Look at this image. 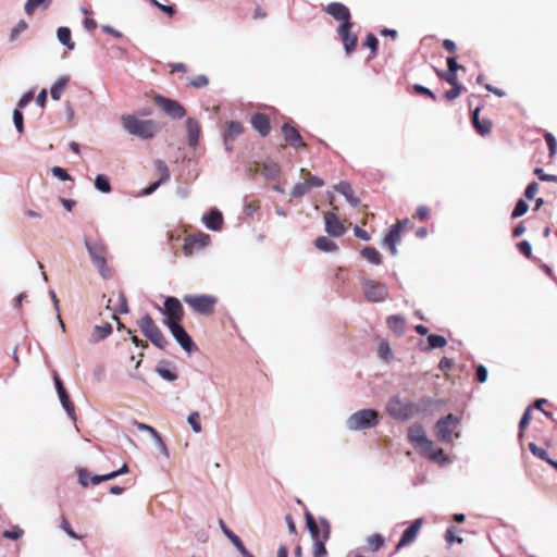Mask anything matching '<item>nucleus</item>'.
Listing matches in <instances>:
<instances>
[{"label": "nucleus", "instance_id": "obj_1", "mask_svg": "<svg viewBox=\"0 0 557 557\" xmlns=\"http://www.w3.org/2000/svg\"><path fill=\"white\" fill-rule=\"evenodd\" d=\"M305 518L309 532L313 539L312 557H326L327 550L325 543L330 539L331 534L330 522L326 519L321 518L322 534H319L317 530V521L309 511H306Z\"/></svg>", "mask_w": 557, "mask_h": 557}, {"label": "nucleus", "instance_id": "obj_2", "mask_svg": "<svg viewBox=\"0 0 557 557\" xmlns=\"http://www.w3.org/2000/svg\"><path fill=\"white\" fill-rule=\"evenodd\" d=\"M122 124L132 135L141 139H150L158 131L157 124L152 120H140L135 115H123Z\"/></svg>", "mask_w": 557, "mask_h": 557}, {"label": "nucleus", "instance_id": "obj_3", "mask_svg": "<svg viewBox=\"0 0 557 557\" xmlns=\"http://www.w3.org/2000/svg\"><path fill=\"white\" fill-rule=\"evenodd\" d=\"M86 248L89 252L92 263L98 269L102 277L109 278L112 273L107 264L108 249L101 242H85Z\"/></svg>", "mask_w": 557, "mask_h": 557}, {"label": "nucleus", "instance_id": "obj_4", "mask_svg": "<svg viewBox=\"0 0 557 557\" xmlns=\"http://www.w3.org/2000/svg\"><path fill=\"white\" fill-rule=\"evenodd\" d=\"M183 301L190 309L201 315H211L214 313L218 298L213 295H185Z\"/></svg>", "mask_w": 557, "mask_h": 557}, {"label": "nucleus", "instance_id": "obj_5", "mask_svg": "<svg viewBox=\"0 0 557 557\" xmlns=\"http://www.w3.org/2000/svg\"><path fill=\"white\" fill-rule=\"evenodd\" d=\"M141 333L157 347L164 349L168 341L153 319L146 314L138 322Z\"/></svg>", "mask_w": 557, "mask_h": 557}, {"label": "nucleus", "instance_id": "obj_6", "mask_svg": "<svg viewBox=\"0 0 557 557\" xmlns=\"http://www.w3.org/2000/svg\"><path fill=\"white\" fill-rule=\"evenodd\" d=\"M386 410L389 416L397 420H408L417 411L414 404L409 400H403L399 396H394L388 400Z\"/></svg>", "mask_w": 557, "mask_h": 557}, {"label": "nucleus", "instance_id": "obj_7", "mask_svg": "<svg viewBox=\"0 0 557 557\" xmlns=\"http://www.w3.org/2000/svg\"><path fill=\"white\" fill-rule=\"evenodd\" d=\"M379 423L377 412L372 409H362L351 414L347 420L349 430L357 431L370 429Z\"/></svg>", "mask_w": 557, "mask_h": 557}, {"label": "nucleus", "instance_id": "obj_8", "mask_svg": "<svg viewBox=\"0 0 557 557\" xmlns=\"http://www.w3.org/2000/svg\"><path fill=\"white\" fill-rule=\"evenodd\" d=\"M460 420L453 413L441 418L435 425L436 436L440 441L445 443L453 442L454 437H458L459 434L455 433Z\"/></svg>", "mask_w": 557, "mask_h": 557}, {"label": "nucleus", "instance_id": "obj_9", "mask_svg": "<svg viewBox=\"0 0 557 557\" xmlns=\"http://www.w3.org/2000/svg\"><path fill=\"white\" fill-rule=\"evenodd\" d=\"M363 294L367 300L371 302H381L388 298L389 292L386 284L371 278L361 281Z\"/></svg>", "mask_w": 557, "mask_h": 557}, {"label": "nucleus", "instance_id": "obj_10", "mask_svg": "<svg viewBox=\"0 0 557 557\" xmlns=\"http://www.w3.org/2000/svg\"><path fill=\"white\" fill-rule=\"evenodd\" d=\"M128 472V466L126 463H124L119 470L116 471H112L110 473H107V474H101V475H90V473L88 472L87 469H84V468H81L77 470V474H78V482L82 486L84 487H87L89 483L94 484V485H97V484H100L101 482H104V481H109V480H113L115 479L116 476L119 475H122V474H125Z\"/></svg>", "mask_w": 557, "mask_h": 557}, {"label": "nucleus", "instance_id": "obj_11", "mask_svg": "<svg viewBox=\"0 0 557 557\" xmlns=\"http://www.w3.org/2000/svg\"><path fill=\"white\" fill-rule=\"evenodd\" d=\"M300 173L305 181L294 186L290 193L292 198H300L307 193H309L311 188H319L324 186V181L322 178L312 175L306 169H301Z\"/></svg>", "mask_w": 557, "mask_h": 557}, {"label": "nucleus", "instance_id": "obj_12", "mask_svg": "<svg viewBox=\"0 0 557 557\" xmlns=\"http://www.w3.org/2000/svg\"><path fill=\"white\" fill-rule=\"evenodd\" d=\"M161 312L166 318L165 324L168 326L181 323L184 318V308L181 301L175 297H168L165 299Z\"/></svg>", "mask_w": 557, "mask_h": 557}, {"label": "nucleus", "instance_id": "obj_13", "mask_svg": "<svg viewBox=\"0 0 557 557\" xmlns=\"http://www.w3.org/2000/svg\"><path fill=\"white\" fill-rule=\"evenodd\" d=\"M210 243V236L205 233L190 234L185 237L183 245V252L186 257H191L194 253L207 247Z\"/></svg>", "mask_w": 557, "mask_h": 557}, {"label": "nucleus", "instance_id": "obj_14", "mask_svg": "<svg viewBox=\"0 0 557 557\" xmlns=\"http://www.w3.org/2000/svg\"><path fill=\"white\" fill-rule=\"evenodd\" d=\"M154 102L171 117L173 119H182L186 114V110L184 107L176 100H172L169 98H165L163 96H156Z\"/></svg>", "mask_w": 557, "mask_h": 557}, {"label": "nucleus", "instance_id": "obj_15", "mask_svg": "<svg viewBox=\"0 0 557 557\" xmlns=\"http://www.w3.org/2000/svg\"><path fill=\"white\" fill-rule=\"evenodd\" d=\"M352 24H341L337 33L344 45V49L347 55H350L357 47L358 37L351 32Z\"/></svg>", "mask_w": 557, "mask_h": 557}, {"label": "nucleus", "instance_id": "obj_16", "mask_svg": "<svg viewBox=\"0 0 557 557\" xmlns=\"http://www.w3.org/2000/svg\"><path fill=\"white\" fill-rule=\"evenodd\" d=\"M409 223V219L397 221L389 228L388 234L384 237L383 244L388 248L391 255L397 253L396 245L400 242L401 227Z\"/></svg>", "mask_w": 557, "mask_h": 557}, {"label": "nucleus", "instance_id": "obj_17", "mask_svg": "<svg viewBox=\"0 0 557 557\" xmlns=\"http://www.w3.org/2000/svg\"><path fill=\"white\" fill-rule=\"evenodd\" d=\"M325 231L329 235L334 237H341L346 233V226L344 222L339 220L337 214L333 211L324 213Z\"/></svg>", "mask_w": 557, "mask_h": 557}, {"label": "nucleus", "instance_id": "obj_18", "mask_svg": "<svg viewBox=\"0 0 557 557\" xmlns=\"http://www.w3.org/2000/svg\"><path fill=\"white\" fill-rule=\"evenodd\" d=\"M173 335V337L176 339V342L181 345V347L187 351L191 352L197 349L195 343L193 342L191 337L187 334L185 329L178 324H173L168 326Z\"/></svg>", "mask_w": 557, "mask_h": 557}, {"label": "nucleus", "instance_id": "obj_19", "mask_svg": "<svg viewBox=\"0 0 557 557\" xmlns=\"http://www.w3.org/2000/svg\"><path fill=\"white\" fill-rule=\"evenodd\" d=\"M282 134L285 143L295 149L305 148L307 146L299 131L289 123L282 125Z\"/></svg>", "mask_w": 557, "mask_h": 557}, {"label": "nucleus", "instance_id": "obj_20", "mask_svg": "<svg viewBox=\"0 0 557 557\" xmlns=\"http://www.w3.org/2000/svg\"><path fill=\"white\" fill-rule=\"evenodd\" d=\"M324 11L335 20L341 21L342 24H352L350 21L351 15L349 9L341 2L329 3L324 8Z\"/></svg>", "mask_w": 557, "mask_h": 557}, {"label": "nucleus", "instance_id": "obj_21", "mask_svg": "<svg viewBox=\"0 0 557 557\" xmlns=\"http://www.w3.org/2000/svg\"><path fill=\"white\" fill-rule=\"evenodd\" d=\"M422 456L433 460L440 461L444 459V450L434 445L432 441L426 438L421 445L416 448Z\"/></svg>", "mask_w": 557, "mask_h": 557}, {"label": "nucleus", "instance_id": "obj_22", "mask_svg": "<svg viewBox=\"0 0 557 557\" xmlns=\"http://www.w3.org/2000/svg\"><path fill=\"white\" fill-rule=\"evenodd\" d=\"M421 525H422V520L421 519L414 520L404 531V533H403L398 544L396 545V548L400 549L401 547H405V546L411 544L416 540L418 533L420 532Z\"/></svg>", "mask_w": 557, "mask_h": 557}, {"label": "nucleus", "instance_id": "obj_23", "mask_svg": "<svg viewBox=\"0 0 557 557\" xmlns=\"http://www.w3.org/2000/svg\"><path fill=\"white\" fill-rule=\"evenodd\" d=\"M250 123L252 127L262 136L265 137L270 134L271 131V124L270 119L264 113H255L251 119Z\"/></svg>", "mask_w": 557, "mask_h": 557}, {"label": "nucleus", "instance_id": "obj_24", "mask_svg": "<svg viewBox=\"0 0 557 557\" xmlns=\"http://www.w3.org/2000/svg\"><path fill=\"white\" fill-rule=\"evenodd\" d=\"M107 308L112 310L113 313H127L128 305L125 294L123 292L113 294V297L108 300Z\"/></svg>", "mask_w": 557, "mask_h": 557}, {"label": "nucleus", "instance_id": "obj_25", "mask_svg": "<svg viewBox=\"0 0 557 557\" xmlns=\"http://www.w3.org/2000/svg\"><path fill=\"white\" fill-rule=\"evenodd\" d=\"M220 527L223 531V533L226 535V537L233 543V545L239 550L243 557H255L250 552H248L243 544L242 540L232 531L230 530L223 520H220Z\"/></svg>", "mask_w": 557, "mask_h": 557}, {"label": "nucleus", "instance_id": "obj_26", "mask_svg": "<svg viewBox=\"0 0 557 557\" xmlns=\"http://www.w3.org/2000/svg\"><path fill=\"white\" fill-rule=\"evenodd\" d=\"M479 113H480V108L474 109V111L472 112V124L480 135H482V136L488 135L491 133L492 126H493L492 121L488 119L480 120Z\"/></svg>", "mask_w": 557, "mask_h": 557}, {"label": "nucleus", "instance_id": "obj_27", "mask_svg": "<svg viewBox=\"0 0 557 557\" xmlns=\"http://www.w3.org/2000/svg\"><path fill=\"white\" fill-rule=\"evenodd\" d=\"M424 428L420 423L412 424L408 430V440L417 448L426 440Z\"/></svg>", "mask_w": 557, "mask_h": 557}, {"label": "nucleus", "instance_id": "obj_28", "mask_svg": "<svg viewBox=\"0 0 557 557\" xmlns=\"http://www.w3.org/2000/svg\"><path fill=\"white\" fill-rule=\"evenodd\" d=\"M244 133V126L240 122L231 121L225 124L224 140L226 144L234 141Z\"/></svg>", "mask_w": 557, "mask_h": 557}, {"label": "nucleus", "instance_id": "obj_29", "mask_svg": "<svg viewBox=\"0 0 557 557\" xmlns=\"http://www.w3.org/2000/svg\"><path fill=\"white\" fill-rule=\"evenodd\" d=\"M335 190L342 194L352 207H357L359 205L360 200L354 195V190L348 182H339L335 185Z\"/></svg>", "mask_w": 557, "mask_h": 557}, {"label": "nucleus", "instance_id": "obj_30", "mask_svg": "<svg viewBox=\"0 0 557 557\" xmlns=\"http://www.w3.org/2000/svg\"><path fill=\"white\" fill-rule=\"evenodd\" d=\"M258 171L268 180H275L281 174L280 165L273 161H264Z\"/></svg>", "mask_w": 557, "mask_h": 557}, {"label": "nucleus", "instance_id": "obj_31", "mask_svg": "<svg viewBox=\"0 0 557 557\" xmlns=\"http://www.w3.org/2000/svg\"><path fill=\"white\" fill-rule=\"evenodd\" d=\"M202 220L206 226L213 231H219L223 224L222 213L218 210H211Z\"/></svg>", "mask_w": 557, "mask_h": 557}, {"label": "nucleus", "instance_id": "obj_32", "mask_svg": "<svg viewBox=\"0 0 557 557\" xmlns=\"http://www.w3.org/2000/svg\"><path fill=\"white\" fill-rule=\"evenodd\" d=\"M156 165H157L158 170L162 173V176L158 182H154L153 184H151L150 186L145 188L143 190V195L152 194L160 186V184L162 182H164L169 178V170H168V166L165 165V163L161 160H158V161H156Z\"/></svg>", "mask_w": 557, "mask_h": 557}, {"label": "nucleus", "instance_id": "obj_33", "mask_svg": "<svg viewBox=\"0 0 557 557\" xmlns=\"http://www.w3.org/2000/svg\"><path fill=\"white\" fill-rule=\"evenodd\" d=\"M187 132H188V143L190 146L195 147L198 144V139L200 136V125L194 119L187 120Z\"/></svg>", "mask_w": 557, "mask_h": 557}, {"label": "nucleus", "instance_id": "obj_34", "mask_svg": "<svg viewBox=\"0 0 557 557\" xmlns=\"http://www.w3.org/2000/svg\"><path fill=\"white\" fill-rule=\"evenodd\" d=\"M387 325L396 335L400 336L405 332V319L398 314L389 315L387 318Z\"/></svg>", "mask_w": 557, "mask_h": 557}, {"label": "nucleus", "instance_id": "obj_35", "mask_svg": "<svg viewBox=\"0 0 557 557\" xmlns=\"http://www.w3.org/2000/svg\"><path fill=\"white\" fill-rule=\"evenodd\" d=\"M113 329L110 323H103L102 325H96L91 333V341L97 343L104 338H107L111 333Z\"/></svg>", "mask_w": 557, "mask_h": 557}, {"label": "nucleus", "instance_id": "obj_36", "mask_svg": "<svg viewBox=\"0 0 557 557\" xmlns=\"http://www.w3.org/2000/svg\"><path fill=\"white\" fill-rule=\"evenodd\" d=\"M70 82L69 76H61L58 81L52 85L50 89V95L53 100H60L63 91L65 90L67 84Z\"/></svg>", "mask_w": 557, "mask_h": 557}, {"label": "nucleus", "instance_id": "obj_37", "mask_svg": "<svg viewBox=\"0 0 557 557\" xmlns=\"http://www.w3.org/2000/svg\"><path fill=\"white\" fill-rule=\"evenodd\" d=\"M61 404L72 420L76 419L75 407L65 389L58 393Z\"/></svg>", "mask_w": 557, "mask_h": 557}, {"label": "nucleus", "instance_id": "obj_38", "mask_svg": "<svg viewBox=\"0 0 557 557\" xmlns=\"http://www.w3.org/2000/svg\"><path fill=\"white\" fill-rule=\"evenodd\" d=\"M314 246L319 250L325 251V252H332V251H335L337 249V245L332 239H330L326 236H319L314 240Z\"/></svg>", "mask_w": 557, "mask_h": 557}, {"label": "nucleus", "instance_id": "obj_39", "mask_svg": "<svg viewBox=\"0 0 557 557\" xmlns=\"http://www.w3.org/2000/svg\"><path fill=\"white\" fill-rule=\"evenodd\" d=\"M360 253L366 260H368L369 262H371L375 265H379L382 263V256L374 247H370V246L364 247Z\"/></svg>", "mask_w": 557, "mask_h": 557}, {"label": "nucleus", "instance_id": "obj_40", "mask_svg": "<svg viewBox=\"0 0 557 557\" xmlns=\"http://www.w3.org/2000/svg\"><path fill=\"white\" fill-rule=\"evenodd\" d=\"M58 39L61 44L66 46L67 49L73 50L75 42L71 37V29L69 27H59L57 32Z\"/></svg>", "mask_w": 557, "mask_h": 557}, {"label": "nucleus", "instance_id": "obj_41", "mask_svg": "<svg viewBox=\"0 0 557 557\" xmlns=\"http://www.w3.org/2000/svg\"><path fill=\"white\" fill-rule=\"evenodd\" d=\"M52 0H27L25 3L24 10L27 15H33L35 10L42 7L44 9H48L51 4Z\"/></svg>", "mask_w": 557, "mask_h": 557}, {"label": "nucleus", "instance_id": "obj_42", "mask_svg": "<svg viewBox=\"0 0 557 557\" xmlns=\"http://www.w3.org/2000/svg\"><path fill=\"white\" fill-rule=\"evenodd\" d=\"M428 349L443 348L447 345V341L442 335L431 334L428 337Z\"/></svg>", "mask_w": 557, "mask_h": 557}, {"label": "nucleus", "instance_id": "obj_43", "mask_svg": "<svg viewBox=\"0 0 557 557\" xmlns=\"http://www.w3.org/2000/svg\"><path fill=\"white\" fill-rule=\"evenodd\" d=\"M95 187L98 190H100L101 193H110L111 191V185H110L109 178L103 174H99L96 176Z\"/></svg>", "mask_w": 557, "mask_h": 557}, {"label": "nucleus", "instance_id": "obj_44", "mask_svg": "<svg viewBox=\"0 0 557 557\" xmlns=\"http://www.w3.org/2000/svg\"><path fill=\"white\" fill-rule=\"evenodd\" d=\"M370 550H379L385 543L384 537L381 534H372L367 540Z\"/></svg>", "mask_w": 557, "mask_h": 557}, {"label": "nucleus", "instance_id": "obj_45", "mask_svg": "<svg viewBox=\"0 0 557 557\" xmlns=\"http://www.w3.org/2000/svg\"><path fill=\"white\" fill-rule=\"evenodd\" d=\"M436 74H437V76L441 79H443L446 83H448L451 87H461V85L459 84L458 76L456 75V73L437 71Z\"/></svg>", "mask_w": 557, "mask_h": 557}, {"label": "nucleus", "instance_id": "obj_46", "mask_svg": "<svg viewBox=\"0 0 557 557\" xmlns=\"http://www.w3.org/2000/svg\"><path fill=\"white\" fill-rule=\"evenodd\" d=\"M260 209V201L255 198H245L244 210L247 215H252Z\"/></svg>", "mask_w": 557, "mask_h": 557}, {"label": "nucleus", "instance_id": "obj_47", "mask_svg": "<svg viewBox=\"0 0 557 557\" xmlns=\"http://www.w3.org/2000/svg\"><path fill=\"white\" fill-rule=\"evenodd\" d=\"M363 46L370 48L372 58H374L376 55L377 48H379V40L373 34L367 35V37L363 41Z\"/></svg>", "mask_w": 557, "mask_h": 557}, {"label": "nucleus", "instance_id": "obj_48", "mask_svg": "<svg viewBox=\"0 0 557 557\" xmlns=\"http://www.w3.org/2000/svg\"><path fill=\"white\" fill-rule=\"evenodd\" d=\"M187 421L190 424V426L194 430V432H196V433H200L201 432L202 426H201V421H200L199 412H197V411L191 412L188 416Z\"/></svg>", "mask_w": 557, "mask_h": 557}, {"label": "nucleus", "instance_id": "obj_49", "mask_svg": "<svg viewBox=\"0 0 557 557\" xmlns=\"http://www.w3.org/2000/svg\"><path fill=\"white\" fill-rule=\"evenodd\" d=\"M528 209H529V205L524 200L519 199L515 206L512 213H511V218L517 219V218L522 216L523 214L527 213Z\"/></svg>", "mask_w": 557, "mask_h": 557}, {"label": "nucleus", "instance_id": "obj_50", "mask_svg": "<svg viewBox=\"0 0 557 557\" xmlns=\"http://www.w3.org/2000/svg\"><path fill=\"white\" fill-rule=\"evenodd\" d=\"M545 141L547 144L549 150V157L554 158L557 152V140L552 133L545 132L544 134Z\"/></svg>", "mask_w": 557, "mask_h": 557}, {"label": "nucleus", "instance_id": "obj_51", "mask_svg": "<svg viewBox=\"0 0 557 557\" xmlns=\"http://www.w3.org/2000/svg\"><path fill=\"white\" fill-rule=\"evenodd\" d=\"M529 449L531 450V453L539 457L540 459L546 461L548 463V460H552L549 457H548V454L547 451L542 448V447H539L536 444L534 443H530L529 444Z\"/></svg>", "mask_w": 557, "mask_h": 557}, {"label": "nucleus", "instance_id": "obj_52", "mask_svg": "<svg viewBox=\"0 0 557 557\" xmlns=\"http://www.w3.org/2000/svg\"><path fill=\"white\" fill-rule=\"evenodd\" d=\"M28 28V24L24 21V20H21L16 26H14L12 29H11V34H10V39L12 41L16 40L17 37L20 36L21 33L25 32L26 29Z\"/></svg>", "mask_w": 557, "mask_h": 557}, {"label": "nucleus", "instance_id": "obj_53", "mask_svg": "<svg viewBox=\"0 0 557 557\" xmlns=\"http://www.w3.org/2000/svg\"><path fill=\"white\" fill-rule=\"evenodd\" d=\"M157 372L162 379L170 381V382L175 381L177 379L176 372H174L165 367H158Z\"/></svg>", "mask_w": 557, "mask_h": 557}, {"label": "nucleus", "instance_id": "obj_54", "mask_svg": "<svg viewBox=\"0 0 557 557\" xmlns=\"http://www.w3.org/2000/svg\"><path fill=\"white\" fill-rule=\"evenodd\" d=\"M13 121L14 125L16 127V131L22 134L24 132V117L22 111L18 109H15L13 111Z\"/></svg>", "mask_w": 557, "mask_h": 557}, {"label": "nucleus", "instance_id": "obj_55", "mask_svg": "<svg viewBox=\"0 0 557 557\" xmlns=\"http://www.w3.org/2000/svg\"><path fill=\"white\" fill-rule=\"evenodd\" d=\"M135 424L139 431L149 432L153 436V438H156L159 443H162V440H161L159 433L152 426H150L146 423H143V422H135Z\"/></svg>", "mask_w": 557, "mask_h": 557}, {"label": "nucleus", "instance_id": "obj_56", "mask_svg": "<svg viewBox=\"0 0 557 557\" xmlns=\"http://www.w3.org/2000/svg\"><path fill=\"white\" fill-rule=\"evenodd\" d=\"M517 248L525 258H532V247L528 240H521L518 243Z\"/></svg>", "mask_w": 557, "mask_h": 557}, {"label": "nucleus", "instance_id": "obj_57", "mask_svg": "<svg viewBox=\"0 0 557 557\" xmlns=\"http://www.w3.org/2000/svg\"><path fill=\"white\" fill-rule=\"evenodd\" d=\"M33 99H34V91L33 90L27 91L26 94H24L22 96V98L17 102L16 109H18L21 111L22 109L27 107L32 102Z\"/></svg>", "mask_w": 557, "mask_h": 557}, {"label": "nucleus", "instance_id": "obj_58", "mask_svg": "<svg viewBox=\"0 0 557 557\" xmlns=\"http://www.w3.org/2000/svg\"><path fill=\"white\" fill-rule=\"evenodd\" d=\"M61 528L63 531H65L67 533L69 536H71L72 539H75V540H78L81 539V536L74 532V530L72 529L69 520L63 517L62 520H61Z\"/></svg>", "mask_w": 557, "mask_h": 557}, {"label": "nucleus", "instance_id": "obj_59", "mask_svg": "<svg viewBox=\"0 0 557 557\" xmlns=\"http://www.w3.org/2000/svg\"><path fill=\"white\" fill-rule=\"evenodd\" d=\"M412 88L416 94L425 95V96L430 97L433 101L436 100L435 94L432 90H430L429 88H426L422 85H418V84L413 85Z\"/></svg>", "mask_w": 557, "mask_h": 557}, {"label": "nucleus", "instance_id": "obj_60", "mask_svg": "<svg viewBox=\"0 0 557 557\" xmlns=\"http://www.w3.org/2000/svg\"><path fill=\"white\" fill-rule=\"evenodd\" d=\"M23 530L15 527L12 530H5L3 536L10 540H18L23 535Z\"/></svg>", "mask_w": 557, "mask_h": 557}, {"label": "nucleus", "instance_id": "obj_61", "mask_svg": "<svg viewBox=\"0 0 557 557\" xmlns=\"http://www.w3.org/2000/svg\"><path fill=\"white\" fill-rule=\"evenodd\" d=\"M461 94V87H451L449 90L445 91L443 97L447 101H453L458 98Z\"/></svg>", "mask_w": 557, "mask_h": 557}, {"label": "nucleus", "instance_id": "obj_62", "mask_svg": "<svg viewBox=\"0 0 557 557\" xmlns=\"http://www.w3.org/2000/svg\"><path fill=\"white\" fill-rule=\"evenodd\" d=\"M209 83V79L206 75H198L196 76L195 78H193L190 81V85L196 87V88H201V87H205L207 86Z\"/></svg>", "mask_w": 557, "mask_h": 557}, {"label": "nucleus", "instance_id": "obj_63", "mask_svg": "<svg viewBox=\"0 0 557 557\" xmlns=\"http://www.w3.org/2000/svg\"><path fill=\"white\" fill-rule=\"evenodd\" d=\"M51 171H52V174L61 181H67L71 178V176L69 175L66 170H64L60 166H53Z\"/></svg>", "mask_w": 557, "mask_h": 557}, {"label": "nucleus", "instance_id": "obj_64", "mask_svg": "<svg viewBox=\"0 0 557 557\" xmlns=\"http://www.w3.org/2000/svg\"><path fill=\"white\" fill-rule=\"evenodd\" d=\"M429 216H430V209L425 206H420L417 209L416 214L413 215V218H417L421 221L426 220Z\"/></svg>", "mask_w": 557, "mask_h": 557}]
</instances>
